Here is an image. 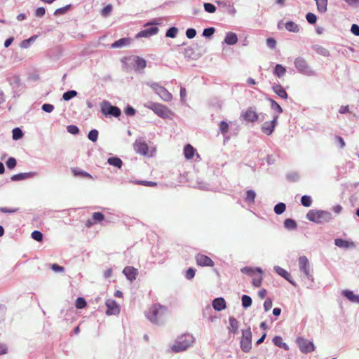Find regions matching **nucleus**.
Instances as JSON below:
<instances>
[{
	"mask_svg": "<svg viewBox=\"0 0 359 359\" xmlns=\"http://www.w3.org/2000/svg\"><path fill=\"white\" fill-rule=\"evenodd\" d=\"M196 262L198 265L201 266H214V262L209 257L202 254H198L196 256Z\"/></svg>",
	"mask_w": 359,
	"mask_h": 359,
	"instance_id": "14",
	"label": "nucleus"
},
{
	"mask_svg": "<svg viewBox=\"0 0 359 359\" xmlns=\"http://www.w3.org/2000/svg\"><path fill=\"white\" fill-rule=\"evenodd\" d=\"M6 166L8 169H13L17 164L16 159L13 157H10L6 162Z\"/></svg>",
	"mask_w": 359,
	"mask_h": 359,
	"instance_id": "53",
	"label": "nucleus"
},
{
	"mask_svg": "<svg viewBox=\"0 0 359 359\" xmlns=\"http://www.w3.org/2000/svg\"><path fill=\"white\" fill-rule=\"evenodd\" d=\"M286 205L284 203H278L274 207V212L277 215H280L285 212Z\"/></svg>",
	"mask_w": 359,
	"mask_h": 359,
	"instance_id": "43",
	"label": "nucleus"
},
{
	"mask_svg": "<svg viewBox=\"0 0 359 359\" xmlns=\"http://www.w3.org/2000/svg\"><path fill=\"white\" fill-rule=\"evenodd\" d=\"M212 307L217 311H221L226 309V302L224 298L218 297L212 301Z\"/></svg>",
	"mask_w": 359,
	"mask_h": 359,
	"instance_id": "20",
	"label": "nucleus"
},
{
	"mask_svg": "<svg viewBox=\"0 0 359 359\" xmlns=\"http://www.w3.org/2000/svg\"><path fill=\"white\" fill-rule=\"evenodd\" d=\"M274 271L281 277L287 280L290 284L294 286H296V283L291 278L290 274L284 269L279 266H276L273 268Z\"/></svg>",
	"mask_w": 359,
	"mask_h": 359,
	"instance_id": "17",
	"label": "nucleus"
},
{
	"mask_svg": "<svg viewBox=\"0 0 359 359\" xmlns=\"http://www.w3.org/2000/svg\"><path fill=\"white\" fill-rule=\"evenodd\" d=\"M306 19L307 22L311 25L315 24L317 20L316 15L312 13H308L306 15Z\"/></svg>",
	"mask_w": 359,
	"mask_h": 359,
	"instance_id": "57",
	"label": "nucleus"
},
{
	"mask_svg": "<svg viewBox=\"0 0 359 359\" xmlns=\"http://www.w3.org/2000/svg\"><path fill=\"white\" fill-rule=\"evenodd\" d=\"M312 200L311 196L304 195L301 198V203L304 207H310L311 205Z\"/></svg>",
	"mask_w": 359,
	"mask_h": 359,
	"instance_id": "47",
	"label": "nucleus"
},
{
	"mask_svg": "<svg viewBox=\"0 0 359 359\" xmlns=\"http://www.w3.org/2000/svg\"><path fill=\"white\" fill-rule=\"evenodd\" d=\"M92 219L95 224L99 223L104 219V215L102 212H95L93 213Z\"/></svg>",
	"mask_w": 359,
	"mask_h": 359,
	"instance_id": "41",
	"label": "nucleus"
},
{
	"mask_svg": "<svg viewBox=\"0 0 359 359\" xmlns=\"http://www.w3.org/2000/svg\"><path fill=\"white\" fill-rule=\"evenodd\" d=\"M284 227L287 230H294L297 227L296 222L292 219H286L284 221Z\"/></svg>",
	"mask_w": 359,
	"mask_h": 359,
	"instance_id": "34",
	"label": "nucleus"
},
{
	"mask_svg": "<svg viewBox=\"0 0 359 359\" xmlns=\"http://www.w3.org/2000/svg\"><path fill=\"white\" fill-rule=\"evenodd\" d=\"M107 163L118 168H121L123 165V161L118 157H110L107 159Z\"/></svg>",
	"mask_w": 359,
	"mask_h": 359,
	"instance_id": "31",
	"label": "nucleus"
},
{
	"mask_svg": "<svg viewBox=\"0 0 359 359\" xmlns=\"http://www.w3.org/2000/svg\"><path fill=\"white\" fill-rule=\"evenodd\" d=\"M268 100L271 103V108L275 111H276L278 114H281L283 112L282 107L273 99L269 98Z\"/></svg>",
	"mask_w": 359,
	"mask_h": 359,
	"instance_id": "44",
	"label": "nucleus"
},
{
	"mask_svg": "<svg viewBox=\"0 0 359 359\" xmlns=\"http://www.w3.org/2000/svg\"><path fill=\"white\" fill-rule=\"evenodd\" d=\"M107 310L106 311V314L108 316L110 315H116L120 312V308L116 301L113 299H107L105 303Z\"/></svg>",
	"mask_w": 359,
	"mask_h": 359,
	"instance_id": "13",
	"label": "nucleus"
},
{
	"mask_svg": "<svg viewBox=\"0 0 359 359\" xmlns=\"http://www.w3.org/2000/svg\"><path fill=\"white\" fill-rule=\"evenodd\" d=\"M149 86L164 102H170L172 100V95L163 86L156 82H148Z\"/></svg>",
	"mask_w": 359,
	"mask_h": 359,
	"instance_id": "6",
	"label": "nucleus"
},
{
	"mask_svg": "<svg viewBox=\"0 0 359 359\" xmlns=\"http://www.w3.org/2000/svg\"><path fill=\"white\" fill-rule=\"evenodd\" d=\"M294 65L297 72L307 76H312L316 75L315 71L312 69L306 60L302 57L295 58Z\"/></svg>",
	"mask_w": 359,
	"mask_h": 359,
	"instance_id": "5",
	"label": "nucleus"
},
{
	"mask_svg": "<svg viewBox=\"0 0 359 359\" xmlns=\"http://www.w3.org/2000/svg\"><path fill=\"white\" fill-rule=\"evenodd\" d=\"M158 32V28L157 27H151L147 29H145L141 32H140L137 36V37H149L157 34Z\"/></svg>",
	"mask_w": 359,
	"mask_h": 359,
	"instance_id": "21",
	"label": "nucleus"
},
{
	"mask_svg": "<svg viewBox=\"0 0 359 359\" xmlns=\"http://www.w3.org/2000/svg\"><path fill=\"white\" fill-rule=\"evenodd\" d=\"M252 332L250 327L242 330V337L240 341L241 350L245 353H248L252 348Z\"/></svg>",
	"mask_w": 359,
	"mask_h": 359,
	"instance_id": "8",
	"label": "nucleus"
},
{
	"mask_svg": "<svg viewBox=\"0 0 359 359\" xmlns=\"http://www.w3.org/2000/svg\"><path fill=\"white\" fill-rule=\"evenodd\" d=\"M278 114H276L273 116L271 121L264 122L261 126L262 131L267 135H271L278 123Z\"/></svg>",
	"mask_w": 359,
	"mask_h": 359,
	"instance_id": "11",
	"label": "nucleus"
},
{
	"mask_svg": "<svg viewBox=\"0 0 359 359\" xmlns=\"http://www.w3.org/2000/svg\"><path fill=\"white\" fill-rule=\"evenodd\" d=\"M215 32V29L214 27L205 28L203 31V36L206 38L210 37L212 35H213Z\"/></svg>",
	"mask_w": 359,
	"mask_h": 359,
	"instance_id": "58",
	"label": "nucleus"
},
{
	"mask_svg": "<svg viewBox=\"0 0 359 359\" xmlns=\"http://www.w3.org/2000/svg\"><path fill=\"white\" fill-rule=\"evenodd\" d=\"M71 6H72V5L69 4L64 7L56 9L54 12V15H60L65 14L69 10Z\"/></svg>",
	"mask_w": 359,
	"mask_h": 359,
	"instance_id": "48",
	"label": "nucleus"
},
{
	"mask_svg": "<svg viewBox=\"0 0 359 359\" xmlns=\"http://www.w3.org/2000/svg\"><path fill=\"white\" fill-rule=\"evenodd\" d=\"M101 112L105 116H111L114 117H118L121 115V109L110 104L109 102L104 100L101 103Z\"/></svg>",
	"mask_w": 359,
	"mask_h": 359,
	"instance_id": "9",
	"label": "nucleus"
},
{
	"mask_svg": "<svg viewBox=\"0 0 359 359\" xmlns=\"http://www.w3.org/2000/svg\"><path fill=\"white\" fill-rule=\"evenodd\" d=\"M204 10L209 13H214L216 11V6L210 3L203 4Z\"/></svg>",
	"mask_w": 359,
	"mask_h": 359,
	"instance_id": "49",
	"label": "nucleus"
},
{
	"mask_svg": "<svg viewBox=\"0 0 359 359\" xmlns=\"http://www.w3.org/2000/svg\"><path fill=\"white\" fill-rule=\"evenodd\" d=\"M286 69L283 65L277 64L273 70V74L277 76L278 78H281L285 75Z\"/></svg>",
	"mask_w": 359,
	"mask_h": 359,
	"instance_id": "32",
	"label": "nucleus"
},
{
	"mask_svg": "<svg viewBox=\"0 0 359 359\" xmlns=\"http://www.w3.org/2000/svg\"><path fill=\"white\" fill-rule=\"evenodd\" d=\"M195 151V149L189 144H187L184 148V154L187 159H191Z\"/></svg>",
	"mask_w": 359,
	"mask_h": 359,
	"instance_id": "29",
	"label": "nucleus"
},
{
	"mask_svg": "<svg viewBox=\"0 0 359 359\" xmlns=\"http://www.w3.org/2000/svg\"><path fill=\"white\" fill-rule=\"evenodd\" d=\"M224 43L228 45H234L238 41V36L237 35L233 32H228L226 33L224 40Z\"/></svg>",
	"mask_w": 359,
	"mask_h": 359,
	"instance_id": "26",
	"label": "nucleus"
},
{
	"mask_svg": "<svg viewBox=\"0 0 359 359\" xmlns=\"http://www.w3.org/2000/svg\"><path fill=\"white\" fill-rule=\"evenodd\" d=\"M242 306L243 308L247 309L252 305V298L246 294H243L241 297Z\"/></svg>",
	"mask_w": 359,
	"mask_h": 359,
	"instance_id": "37",
	"label": "nucleus"
},
{
	"mask_svg": "<svg viewBox=\"0 0 359 359\" xmlns=\"http://www.w3.org/2000/svg\"><path fill=\"white\" fill-rule=\"evenodd\" d=\"M296 342L300 351L303 353H309L315 351L316 347L314 344L304 337H297Z\"/></svg>",
	"mask_w": 359,
	"mask_h": 359,
	"instance_id": "10",
	"label": "nucleus"
},
{
	"mask_svg": "<svg viewBox=\"0 0 359 359\" xmlns=\"http://www.w3.org/2000/svg\"><path fill=\"white\" fill-rule=\"evenodd\" d=\"M241 272L248 276H252L255 273V269L252 267L245 266L241 269Z\"/></svg>",
	"mask_w": 359,
	"mask_h": 359,
	"instance_id": "63",
	"label": "nucleus"
},
{
	"mask_svg": "<svg viewBox=\"0 0 359 359\" xmlns=\"http://www.w3.org/2000/svg\"><path fill=\"white\" fill-rule=\"evenodd\" d=\"M256 197V193L253 190H248L246 191V196L245 200L248 203H252L255 201V198Z\"/></svg>",
	"mask_w": 359,
	"mask_h": 359,
	"instance_id": "36",
	"label": "nucleus"
},
{
	"mask_svg": "<svg viewBox=\"0 0 359 359\" xmlns=\"http://www.w3.org/2000/svg\"><path fill=\"white\" fill-rule=\"evenodd\" d=\"M306 217L309 221L318 224L330 222L333 219L331 212L320 210H310Z\"/></svg>",
	"mask_w": 359,
	"mask_h": 359,
	"instance_id": "3",
	"label": "nucleus"
},
{
	"mask_svg": "<svg viewBox=\"0 0 359 359\" xmlns=\"http://www.w3.org/2000/svg\"><path fill=\"white\" fill-rule=\"evenodd\" d=\"M134 149L137 154L146 156L148 154L149 147L144 140L139 139L134 143Z\"/></svg>",
	"mask_w": 359,
	"mask_h": 359,
	"instance_id": "12",
	"label": "nucleus"
},
{
	"mask_svg": "<svg viewBox=\"0 0 359 359\" xmlns=\"http://www.w3.org/2000/svg\"><path fill=\"white\" fill-rule=\"evenodd\" d=\"M71 170L75 176H81L83 177H90V178L92 177L91 175L89 173L86 172V171H83V170H79L77 168H72Z\"/></svg>",
	"mask_w": 359,
	"mask_h": 359,
	"instance_id": "39",
	"label": "nucleus"
},
{
	"mask_svg": "<svg viewBox=\"0 0 359 359\" xmlns=\"http://www.w3.org/2000/svg\"><path fill=\"white\" fill-rule=\"evenodd\" d=\"M194 341L195 338L192 334H185L176 339L175 343L171 346L170 349L174 353L184 351L191 346Z\"/></svg>",
	"mask_w": 359,
	"mask_h": 359,
	"instance_id": "4",
	"label": "nucleus"
},
{
	"mask_svg": "<svg viewBox=\"0 0 359 359\" xmlns=\"http://www.w3.org/2000/svg\"><path fill=\"white\" fill-rule=\"evenodd\" d=\"M37 175L36 172H21L18 174L13 175L11 177L12 181H20L24 180L28 178H32Z\"/></svg>",
	"mask_w": 359,
	"mask_h": 359,
	"instance_id": "18",
	"label": "nucleus"
},
{
	"mask_svg": "<svg viewBox=\"0 0 359 359\" xmlns=\"http://www.w3.org/2000/svg\"><path fill=\"white\" fill-rule=\"evenodd\" d=\"M194 187L202 190H208L210 187V185L205 182L197 181L196 184L194 185Z\"/></svg>",
	"mask_w": 359,
	"mask_h": 359,
	"instance_id": "56",
	"label": "nucleus"
},
{
	"mask_svg": "<svg viewBox=\"0 0 359 359\" xmlns=\"http://www.w3.org/2000/svg\"><path fill=\"white\" fill-rule=\"evenodd\" d=\"M196 35V31L194 28H189L186 31V36L188 39H193Z\"/></svg>",
	"mask_w": 359,
	"mask_h": 359,
	"instance_id": "61",
	"label": "nucleus"
},
{
	"mask_svg": "<svg viewBox=\"0 0 359 359\" xmlns=\"http://www.w3.org/2000/svg\"><path fill=\"white\" fill-rule=\"evenodd\" d=\"M286 177L291 182H297L299 179V175L296 172H291L287 174Z\"/></svg>",
	"mask_w": 359,
	"mask_h": 359,
	"instance_id": "52",
	"label": "nucleus"
},
{
	"mask_svg": "<svg viewBox=\"0 0 359 359\" xmlns=\"http://www.w3.org/2000/svg\"><path fill=\"white\" fill-rule=\"evenodd\" d=\"M299 271L309 280L313 281L312 269L309 259L306 256H300L298 259Z\"/></svg>",
	"mask_w": 359,
	"mask_h": 359,
	"instance_id": "7",
	"label": "nucleus"
},
{
	"mask_svg": "<svg viewBox=\"0 0 359 359\" xmlns=\"http://www.w3.org/2000/svg\"><path fill=\"white\" fill-rule=\"evenodd\" d=\"M76 307L77 309H83L86 306V302L83 297H78L76 300Z\"/></svg>",
	"mask_w": 359,
	"mask_h": 359,
	"instance_id": "55",
	"label": "nucleus"
},
{
	"mask_svg": "<svg viewBox=\"0 0 359 359\" xmlns=\"http://www.w3.org/2000/svg\"><path fill=\"white\" fill-rule=\"evenodd\" d=\"M36 39V36H32L28 39L23 40L21 43L20 46L22 48H28L30 46V44L32 42H34L35 39Z\"/></svg>",
	"mask_w": 359,
	"mask_h": 359,
	"instance_id": "42",
	"label": "nucleus"
},
{
	"mask_svg": "<svg viewBox=\"0 0 359 359\" xmlns=\"http://www.w3.org/2000/svg\"><path fill=\"white\" fill-rule=\"evenodd\" d=\"M112 9H113V6L111 4H108L106 6H104L102 11H101V15L103 16V17H108L111 11H112Z\"/></svg>",
	"mask_w": 359,
	"mask_h": 359,
	"instance_id": "45",
	"label": "nucleus"
},
{
	"mask_svg": "<svg viewBox=\"0 0 359 359\" xmlns=\"http://www.w3.org/2000/svg\"><path fill=\"white\" fill-rule=\"evenodd\" d=\"M195 276V270L193 268H189L185 274V277L188 280L192 279Z\"/></svg>",
	"mask_w": 359,
	"mask_h": 359,
	"instance_id": "64",
	"label": "nucleus"
},
{
	"mask_svg": "<svg viewBox=\"0 0 359 359\" xmlns=\"http://www.w3.org/2000/svg\"><path fill=\"white\" fill-rule=\"evenodd\" d=\"M167 308L160 304L152 305L145 313L147 318L152 323L160 325L164 322Z\"/></svg>",
	"mask_w": 359,
	"mask_h": 359,
	"instance_id": "1",
	"label": "nucleus"
},
{
	"mask_svg": "<svg viewBox=\"0 0 359 359\" xmlns=\"http://www.w3.org/2000/svg\"><path fill=\"white\" fill-rule=\"evenodd\" d=\"M342 294L351 302L359 304V294H355L353 291L348 290H343Z\"/></svg>",
	"mask_w": 359,
	"mask_h": 359,
	"instance_id": "22",
	"label": "nucleus"
},
{
	"mask_svg": "<svg viewBox=\"0 0 359 359\" xmlns=\"http://www.w3.org/2000/svg\"><path fill=\"white\" fill-rule=\"evenodd\" d=\"M98 137V131L96 129L91 130L88 135V138L92 142H96Z\"/></svg>",
	"mask_w": 359,
	"mask_h": 359,
	"instance_id": "50",
	"label": "nucleus"
},
{
	"mask_svg": "<svg viewBox=\"0 0 359 359\" xmlns=\"http://www.w3.org/2000/svg\"><path fill=\"white\" fill-rule=\"evenodd\" d=\"M229 326L228 327L229 332L236 334L238 329V321L234 317H229Z\"/></svg>",
	"mask_w": 359,
	"mask_h": 359,
	"instance_id": "27",
	"label": "nucleus"
},
{
	"mask_svg": "<svg viewBox=\"0 0 359 359\" xmlns=\"http://www.w3.org/2000/svg\"><path fill=\"white\" fill-rule=\"evenodd\" d=\"M8 81L10 85L13 87V88H18L20 86V79L17 75H13L9 78H8Z\"/></svg>",
	"mask_w": 359,
	"mask_h": 359,
	"instance_id": "33",
	"label": "nucleus"
},
{
	"mask_svg": "<svg viewBox=\"0 0 359 359\" xmlns=\"http://www.w3.org/2000/svg\"><path fill=\"white\" fill-rule=\"evenodd\" d=\"M317 11L320 13H325L327 11L328 0H314Z\"/></svg>",
	"mask_w": 359,
	"mask_h": 359,
	"instance_id": "25",
	"label": "nucleus"
},
{
	"mask_svg": "<svg viewBox=\"0 0 359 359\" xmlns=\"http://www.w3.org/2000/svg\"><path fill=\"white\" fill-rule=\"evenodd\" d=\"M334 244L336 246L343 249L353 248L355 246L353 241L344 240L342 238H336L334 240Z\"/></svg>",
	"mask_w": 359,
	"mask_h": 359,
	"instance_id": "19",
	"label": "nucleus"
},
{
	"mask_svg": "<svg viewBox=\"0 0 359 359\" xmlns=\"http://www.w3.org/2000/svg\"><path fill=\"white\" fill-rule=\"evenodd\" d=\"M67 130L68 133L72 135H76L79 133V129L76 126L70 125L67 127Z\"/></svg>",
	"mask_w": 359,
	"mask_h": 359,
	"instance_id": "59",
	"label": "nucleus"
},
{
	"mask_svg": "<svg viewBox=\"0 0 359 359\" xmlns=\"http://www.w3.org/2000/svg\"><path fill=\"white\" fill-rule=\"evenodd\" d=\"M76 95H77V92L76 90H68V91L65 92L62 95V98L65 101H69L72 98L76 97Z\"/></svg>",
	"mask_w": 359,
	"mask_h": 359,
	"instance_id": "38",
	"label": "nucleus"
},
{
	"mask_svg": "<svg viewBox=\"0 0 359 359\" xmlns=\"http://www.w3.org/2000/svg\"><path fill=\"white\" fill-rule=\"evenodd\" d=\"M135 70L137 71L140 69H144L146 67L147 62L144 59L136 56L135 57Z\"/></svg>",
	"mask_w": 359,
	"mask_h": 359,
	"instance_id": "30",
	"label": "nucleus"
},
{
	"mask_svg": "<svg viewBox=\"0 0 359 359\" xmlns=\"http://www.w3.org/2000/svg\"><path fill=\"white\" fill-rule=\"evenodd\" d=\"M32 238L36 241H41L43 240V234L41 231L35 230L32 233Z\"/></svg>",
	"mask_w": 359,
	"mask_h": 359,
	"instance_id": "54",
	"label": "nucleus"
},
{
	"mask_svg": "<svg viewBox=\"0 0 359 359\" xmlns=\"http://www.w3.org/2000/svg\"><path fill=\"white\" fill-rule=\"evenodd\" d=\"M273 342L276 346L282 348L285 351H288L290 348L289 346L286 343L283 341V339L280 336L274 337L273 339Z\"/></svg>",
	"mask_w": 359,
	"mask_h": 359,
	"instance_id": "28",
	"label": "nucleus"
},
{
	"mask_svg": "<svg viewBox=\"0 0 359 359\" xmlns=\"http://www.w3.org/2000/svg\"><path fill=\"white\" fill-rule=\"evenodd\" d=\"M219 131L222 135H226L229 129V125L226 121H222L219 123Z\"/></svg>",
	"mask_w": 359,
	"mask_h": 359,
	"instance_id": "40",
	"label": "nucleus"
},
{
	"mask_svg": "<svg viewBox=\"0 0 359 359\" xmlns=\"http://www.w3.org/2000/svg\"><path fill=\"white\" fill-rule=\"evenodd\" d=\"M273 91L280 97L286 100L287 98V93L281 85L273 83L272 86Z\"/></svg>",
	"mask_w": 359,
	"mask_h": 359,
	"instance_id": "23",
	"label": "nucleus"
},
{
	"mask_svg": "<svg viewBox=\"0 0 359 359\" xmlns=\"http://www.w3.org/2000/svg\"><path fill=\"white\" fill-rule=\"evenodd\" d=\"M124 112H125V114H126L127 116H134V115L135 114V113H136V110H135L133 107H132L131 106L128 105V106L126 107V109H125V110H124Z\"/></svg>",
	"mask_w": 359,
	"mask_h": 359,
	"instance_id": "60",
	"label": "nucleus"
},
{
	"mask_svg": "<svg viewBox=\"0 0 359 359\" xmlns=\"http://www.w3.org/2000/svg\"><path fill=\"white\" fill-rule=\"evenodd\" d=\"M13 139L15 140H19L22 137L23 133L19 128H15L12 130Z\"/></svg>",
	"mask_w": 359,
	"mask_h": 359,
	"instance_id": "46",
	"label": "nucleus"
},
{
	"mask_svg": "<svg viewBox=\"0 0 359 359\" xmlns=\"http://www.w3.org/2000/svg\"><path fill=\"white\" fill-rule=\"evenodd\" d=\"M131 39L130 38H121L111 45L112 48H119L128 46L130 43Z\"/></svg>",
	"mask_w": 359,
	"mask_h": 359,
	"instance_id": "24",
	"label": "nucleus"
},
{
	"mask_svg": "<svg viewBox=\"0 0 359 359\" xmlns=\"http://www.w3.org/2000/svg\"><path fill=\"white\" fill-rule=\"evenodd\" d=\"M177 32H178L177 28L172 27L169 28L167 30L165 36L167 37H170V38H175L177 36Z\"/></svg>",
	"mask_w": 359,
	"mask_h": 359,
	"instance_id": "51",
	"label": "nucleus"
},
{
	"mask_svg": "<svg viewBox=\"0 0 359 359\" xmlns=\"http://www.w3.org/2000/svg\"><path fill=\"white\" fill-rule=\"evenodd\" d=\"M43 111L47 113H51L54 109V106L51 104H43L41 107Z\"/></svg>",
	"mask_w": 359,
	"mask_h": 359,
	"instance_id": "62",
	"label": "nucleus"
},
{
	"mask_svg": "<svg viewBox=\"0 0 359 359\" xmlns=\"http://www.w3.org/2000/svg\"><path fill=\"white\" fill-rule=\"evenodd\" d=\"M285 29L294 33H297L299 31L298 25L292 21H288L285 23Z\"/></svg>",
	"mask_w": 359,
	"mask_h": 359,
	"instance_id": "35",
	"label": "nucleus"
},
{
	"mask_svg": "<svg viewBox=\"0 0 359 359\" xmlns=\"http://www.w3.org/2000/svg\"><path fill=\"white\" fill-rule=\"evenodd\" d=\"M123 273L128 280L133 282L136 279L138 271L137 269L133 266H126L123 270Z\"/></svg>",
	"mask_w": 359,
	"mask_h": 359,
	"instance_id": "16",
	"label": "nucleus"
},
{
	"mask_svg": "<svg viewBox=\"0 0 359 359\" xmlns=\"http://www.w3.org/2000/svg\"><path fill=\"white\" fill-rule=\"evenodd\" d=\"M144 107L152 110L155 114L164 119H172L174 113L165 105L151 101L147 102Z\"/></svg>",
	"mask_w": 359,
	"mask_h": 359,
	"instance_id": "2",
	"label": "nucleus"
},
{
	"mask_svg": "<svg viewBox=\"0 0 359 359\" xmlns=\"http://www.w3.org/2000/svg\"><path fill=\"white\" fill-rule=\"evenodd\" d=\"M242 117L248 122H255L258 120L259 116L256 111L252 108H248L242 114Z\"/></svg>",
	"mask_w": 359,
	"mask_h": 359,
	"instance_id": "15",
	"label": "nucleus"
}]
</instances>
